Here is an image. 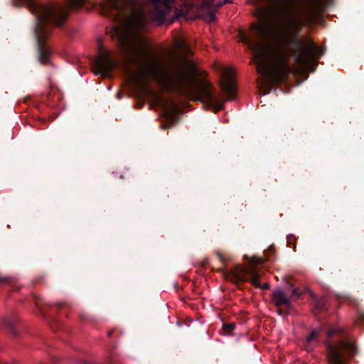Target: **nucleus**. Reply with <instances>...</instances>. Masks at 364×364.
I'll use <instances>...</instances> for the list:
<instances>
[{
	"label": "nucleus",
	"instance_id": "obj_2",
	"mask_svg": "<svg viewBox=\"0 0 364 364\" xmlns=\"http://www.w3.org/2000/svg\"><path fill=\"white\" fill-rule=\"evenodd\" d=\"M21 1L36 17L35 36L38 46L39 60L42 63L47 64L51 52L46 45V41L50 36L52 26H61L65 21L68 9L57 4H42L38 0Z\"/></svg>",
	"mask_w": 364,
	"mask_h": 364
},
{
	"label": "nucleus",
	"instance_id": "obj_5",
	"mask_svg": "<svg viewBox=\"0 0 364 364\" xmlns=\"http://www.w3.org/2000/svg\"><path fill=\"white\" fill-rule=\"evenodd\" d=\"M252 265L241 266L237 265L233 271V277L236 281L245 282L250 280L252 285L256 287L268 289L269 285L265 283L263 286L259 283L260 273L255 267L260 264V259L258 258H252L250 260Z\"/></svg>",
	"mask_w": 364,
	"mask_h": 364
},
{
	"label": "nucleus",
	"instance_id": "obj_1",
	"mask_svg": "<svg viewBox=\"0 0 364 364\" xmlns=\"http://www.w3.org/2000/svg\"><path fill=\"white\" fill-rule=\"evenodd\" d=\"M87 0H68L69 7L78 9ZM188 9L217 8L231 0H183ZM175 0H106V10L117 23L112 36L124 49L127 60L136 65L130 75H198L194 63L185 56L189 47L182 39L174 41L171 60L163 63L149 51L144 35L147 21L162 23L173 9Z\"/></svg>",
	"mask_w": 364,
	"mask_h": 364
},
{
	"label": "nucleus",
	"instance_id": "obj_12",
	"mask_svg": "<svg viewBox=\"0 0 364 364\" xmlns=\"http://www.w3.org/2000/svg\"><path fill=\"white\" fill-rule=\"evenodd\" d=\"M341 333V329L338 327H334L328 331V336L330 338L334 334H339Z\"/></svg>",
	"mask_w": 364,
	"mask_h": 364
},
{
	"label": "nucleus",
	"instance_id": "obj_10",
	"mask_svg": "<svg viewBox=\"0 0 364 364\" xmlns=\"http://www.w3.org/2000/svg\"><path fill=\"white\" fill-rule=\"evenodd\" d=\"M235 325L233 323L223 324V330L227 333H231L235 329Z\"/></svg>",
	"mask_w": 364,
	"mask_h": 364
},
{
	"label": "nucleus",
	"instance_id": "obj_14",
	"mask_svg": "<svg viewBox=\"0 0 364 364\" xmlns=\"http://www.w3.org/2000/svg\"><path fill=\"white\" fill-rule=\"evenodd\" d=\"M9 279V277H4L0 274V284L6 283Z\"/></svg>",
	"mask_w": 364,
	"mask_h": 364
},
{
	"label": "nucleus",
	"instance_id": "obj_6",
	"mask_svg": "<svg viewBox=\"0 0 364 364\" xmlns=\"http://www.w3.org/2000/svg\"><path fill=\"white\" fill-rule=\"evenodd\" d=\"M326 345L328 350V358L331 364H346L343 354L346 353L350 355H353L357 351L354 343L350 341H342L336 343H331L327 341Z\"/></svg>",
	"mask_w": 364,
	"mask_h": 364
},
{
	"label": "nucleus",
	"instance_id": "obj_17",
	"mask_svg": "<svg viewBox=\"0 0 364 364\" xmlns=\"http://www.w3.org/2000/svg\"><path fill=\"white\" fill-rule=\"evenodd\" d=\"M219 257H220V260L223 261V258L222 257V256L220 255H219Z\"/></svg>",
	"mask_w": 364,
	"mask_h": 364
},
{
	"label": "nucleus",
	"instance_id": "obj_16",
	"mask_svg": "<svg viewBox=\"0 0 364 364\" xmlns=\"http://www.w3.org/2000/svg\"><path fill=\"white\" fill-rule=\"evenodd\" d=\"M292 238H293L292 235H288L287 236V242H289Z\"/></svg>",
	"mask_w": 364,
	"mask_h": 364
},
{
	"label": "nucleus",
	"instance_id": "obj_9",
	"mask_svg": "<svg viewBox=\"0 0 364 364\" xmlns=\"http://www.w3.org/2000/svg\"><path fill=\"white\" fill-rule=\"evenodd\" d=\"M299 295L300 294L296 289L292 290L291 297H288L280 289H274L272 294V300L277 306H284L287 308L291 305V299L292 298L297 299Z\"/></svg>",
	"mask_w": 364,
	"mask_h": 364
},
{
	"label": "nucleus",
	"instance_id": "obj_18",
	"mask_svg": "<svg viewBox=\"0 0 364 364\" xmlns=\"http://www.w3.org/2000/svg\"><path fill=\"white\" fill-rule=\"evenodd\" d=\"M0 364H6V363L0 362Z\"/></svg>",
	"mask_w": 364,
	"mask_h": 364
},
{
	"label": "nucleus",
	"instance_id": "obj_15",
	"mask_svg": "<svg viewBox=\"0 0 364 364\" xmlns=\"http://www.w3.org/2000/svg\"><path fill=\"white\" fill-rule=\"evenodd\" d=\"M359 318L361 321H364V314H360Z\"/></svg>",
	"mask_w": 364,
	"mask_h": 364
},
{
	"label": "nucleus",
	"instance_id": "obj_4",
	"mask_svg": "<svg viewBox=\"0 0 364 364\" xmlns=\"http://www.w3.org/2000/svg\"><path fill=\"white\" fill-rule=\"evenodd\" d=\"M154 103L161 108L164 122L162 124L164 129H167L174 126L177 122V114L179 112V107L173 100H166L162 98L159 95L148 90Z\"/></svg>",
	"mask_w": 364,
	"mask_h": 364
},
{
	"label": "nucleus",
	"instance_id": "obj_11",
	"mask_svg": "<svg viewBox=\"0 0 364 364\" xmlns=\"http://www.w3.org/2000/svg\"><path fill=\"white\" fill-rule=\"evenodd\" d=\"M319 333V330L314 329L313 330L310 335L306 338L307 343H310L311 341H313L318 336Z\"/></svg>",
	"mask_w": 364,
	"mask_h": 364
},
{
	"label": "nucleus",
	"instance_id": "obj_8",
	"mask_svg": "<svg viewBox=\"0 0 364 364\" xmlns=\"http://www.w3.org/2000/svg\"><path fill=\"white\" fill-rule=\"evenodd\" d=\"M218 71L220 74V85L227 94L232 95L236 90L235 73L231 68L218 65Z\"/></svg>",
	"mask_w": 364,
	"mask_h": 364
},
{
	"label": "nucleus",
	"instance_id": "obj_7",
	"mask_svg": "<svg viewBox=\"0 0 364 364\" xmlns=\"http://www.w3.org/2000/svg\"><path fill=\"white\" fill-rule=\"evenodd\" d=\"M96 74L105 77L110 76V71L114 68L115 62L111 58V53L100 46V51L95 60Z\"/></svg>",
	"mask_w": 364,
	"mask_h": 364
},
{
	"label": "nucleus",
	"instance_id": "obj_13",
	"mask_svg": "<svg viewBox=\"0 0 364 364\" xmlns=\"http://www.w3.org/2000/svg\"><path fill=\"white\" fill-rule=\"evenodd\" d=\"M1 324L10 328H13V323L9 318H4L1 321Z\"/></svg>",
	"mask_w": 364,
	"mask_h": 364
},
{
	"label": "nucleus",
	"instance_id": "obj_3",
	"mask_svg": "<svg viewBox=\"0 0 364 364\" xmlns=\"http://www.w3.org/2000/svg\"><path fill=\"white\" fill-rule=\"evenodd\" d=\"M324 53V50L318 47L311 41H306L302 48L298 49L294 54V61L299 68L304 71L314 72L312 68L316 65V60Z\"/></svg>",
	"mask_w": 364,
	"mask_h": 364
}]
</instances>
